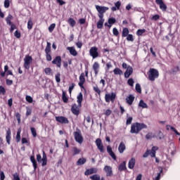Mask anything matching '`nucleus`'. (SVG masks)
Listing matches in <instances>:
<instances>
[{"mask_svg":"<svg viewBox=\"0 0 180 180\" xmlns=\"http://www.w3.org/2000/svg\"><path fill=\"white\" fill-rule=\"evenodd\" d=\"M11 6V1L9 0H5L4 1V8H9Z\"/></svg>","mask_w":180,"mask_h":180,"instance_id":"603ef678","label":"nucleus"},{"mask_svg":"<svg viewBox=\"0 0 180 180\" xmlns=\"http://www.w3.org/2000/svg\"><path fill=\"white\" fill-rule=\"evenodd\" d=\"M139 106L140 108H143V109H147L148 108V105H147V103H144V101L141 100L139 103Z\"/></svg>","mask_w":180,"mask_h":180,"instance_id":"7c9ffc66","label":"nucleus"},{"mask_svg":"<svg viewBox=\"0 0 180 180\" xmlns=\"http://www.w3.org/2000/svg\"><path fill=\"white\" fill-rule=\"evenodd\" d=\"M33 63V58L32 56L27 55L24 58V67L25 70L30 69V64Z\"/></svg>","mask_w":180,"mask_h":180,"instance_id":"20e7f679","label":"nucleus"},{"mask_svg":"<svg viewBox=\"0 0 180 180\" xmlns=\"http://www.w3.org/2000/svg\"><path fill=\"white\" fill-rule=\"evenodd\" d=\"M131 122H133V117H129L127 119L126 124H127V125L131 124Z\"/></svg>","mask_w":180,"mask_h":180,"instance_id":"5fc2aeb1","label":"nucleus"},{"mask_svg":"<svg viewBox=\"0 0 180 180\" xmlns=\"http://www.w3.org/2000/svg\"><path fill=\"white\" fill-rule=\"evenodd\" d=\"M148 75L149 81H155V79L160 77V72L157 69L150 68L148 72Z\"/></svg>","mask_w":180,"mask_h":180,"instance_id":"f03ea898","label":"nucleus"},{"mask_svg":"<svg viewBox=\"0 0 180 180\" xmlns=\"http://www.w3.org/2000/svg\"><path fill=\"white\" fill-rule=\"evenodd\" d=\"M134 96H133L132 94H130L129 96H127V103H128V105H133V102H134Z\"/></svg>","mask_w":180,"mask_h":180,"instance_id":"aec40b11","label":"nucleus"},{"mask_svg":"<svg viewBox=\"0 0 180 180\" xmlns=\"http://www.w3.org/2000/svg\"><path fill=\"white\" fill-rule=\"evenodd\" d=\"M94 91L98 94V95H101V89L98 86L94 87Z\"/></svg>","mask_w":180,"mask_h":180,"instance_id":"052dcab7","label":"nucleus"},{"mask_svg":"<svg viewBox=\"0 0 180 180\" xmlns=\"http://www.w3.org/2000/svg\"><path fill=\"white\" fill-rule=\"evenodd\" d=\"M52 64H55L58 68H61V56H56L52 61Z\"/></svg>","mask_w":180,"mask_h":180,"instance_id":"f8f14e48","label":"nucleus"},{"mask_svg":"<svg viewBox=\"0 0 180 180\" xmlns=\"http://www.w3.org/2000/svg\"><path fill=\"white\" fill-rule=\"evenodd\" d=\"M30 161L32 162V165L34 167V171L37 169V162L36 161V159L34 158V155L30 156Z\"/></svg>","mask_w":180,"mask_h":180,"instance_id":"4be33fe9","label":"nucleus"},{"mask_svg":"<svg viewBox=\"0 0 180 180\" xmlns=\"http://www.w3.org/2000/svg\"><path fill=\"white\" fill-rule=\"evenodd\" d=\"M103 23H105V20H99L97 22V29H103Z\"/></svg>","mask_w":180,"mask_h":180,"instance_id":"c756f323","label":"nucleus"},{"mask_svg":"<svg viewBox=\"0 0 180 180\" xmlns=\"http://www.w3.org/2000/svg\"><path fill=\"white\" fill-rule=\"evenodd\" d=\"M81 107L82 106H79V104H78V105L76 103L73 104L71 108L72 113L75 115V116H78V115H79V108Z\"/></svg>","mask_w":180,"mask_h":180,"instance_id":"1a4fd4ad","label":"nucleus"},{"mask_svg":"<svg viewBox=\"0 0 180 180\" xmlns=\"http://www.w3.org/2000/svg\"><path fill=\"white\" fill-rule=\"evenodd\" d=\"M105 102L109 103L110 102H115V99H116V94L111 93L110 94H106L105 96Z\"/></svg>","mask_w":180,"mask_h":180,"instance_id":"0eeeda50","label":"nucleus"},{"mask_svg":"<svg viewBox=\"0 0 180 180\" xmlns=\"http://www.w3.org/2000/svg\"><path fill=\"white\" fill-rule=\"evenodd\" d=\"M81 153V150L78 149L77 147H73V155H77Z\"/></svg>","mask_w":180,"mask_h":180,"instance_id":"c9c22d12","label":"nucleus"},{"mask_svg":"<svg viewBox=\"0 0 180 180\" xmlns=\"http://www.w3.org/2000/svg\"><path fill=\"white\" fill-rule=\"evenodd\" d=\"M157 136L159 140H162L165 137L164 134L161 131H158Z\"/></svg>","mask_w":180,"mask_h":180,"instance_id":"ea45409f","label":"nucleus"},{"mask_svg":"<svg viewBox=\"0 0 180 180\" xmlns=\"http://www.w3.org/2000/svg\"><path fill=\"white\" fill-rule=\"evenodd\" d=\"M143 33H146V29L138 30L136 32L137 36H143Z\"/></svg>","mask_w":180,"mask_h":180,"instance_id":"e433bc0d","label":"nucleus"},{"mask_svg":"<svg viewBox=\"0 0 180 180\" xmlns=\"http://www.w3.org/2000/svg\"><path fill=\"white\" fill-rule=\"evenodd\" d=\"M129 28L125 27L122 30V37H127L128 35L129 34Z\"/></svg>","mask_w":180,"mask_h":180,"instance_id":"c85d7f7f","label":"nucleus"},{"mask_svg":"<svg viewBox=\"0 0 180 180\" xmlns=\"http://www.w3.org/2000/svg\"><path fill=\"white\" fill-rule=\"evenodd\" d=\"M66 49L68 50L70 54L73 56V57H77V56H78V52H77V50H75V47L68 46Z\"/></svg>","mask_w":180,"mask_h":180,"instance_id":"ddd939ff","label":"nucleus"},{"mask_svg":"<svg viewBox=\"0 0 180 180\" xmlns=\"http://www.w3.org/2000/svg\"><path fill=\"white\" fill-rule=\"evenodd\" d=\"M14 180H20V177H19V175H18V173H15L13 174Z\"/></svg>","mask_w":180,"mask_h":180,"instance_id":"774afa93","label":"nucleus"},{"mask_svg":"<svg viewBox=\"0 0 180 180\" xmlns=\"http://www.w3.org/2000/svg\"><path fill=\"white\" fill-rule=\"evenodd\" d=\"M131 74H133V68L131 66H128L125 72L124 73V77L129 78Z\"/></svg>","mask_w":180,"mask_h":180,"instance_id":"dca6fc26","label":"nucleus"},{"mask_svg":"<svg viewBox=\"0 0 180 180\" xmlns=\"http://www.w3.org/2000/svg\"><path fill=\"white\" fill-rule=\"evenodd\" d=\"M55 28H56V23L51 24L49 27V31L50 32V33H51L54 30Z\"/></svg>","mask_w":180,"mask_h":180,"instance_id":"49530a36","label":"nucleus"},{"mask_svg":"<svg viewBox=\"0 0 180 180\" xmlns=\"http://www.w3.org/2000/svg\"><path fill=\"white\" fill-rule=\"evenodd\" d=\"M33 27V21L32 20H29L27 22V29L29 30H31V29Z\"/></svg>","mask_w":180,"mask_h":180,"instance_id":"58836bf2","label":"nucleus"},{"mask_svg":"<svg viewBox=\"0 0 180 180\" xmlns=\"http://www.w3.org/2000/svg\"><path fill=\"white\" fill-rule=\"evenodd\" d=\"M6 94V90L5 87L0 86V95H5Z\"/></svg>","mask_w":180,"mask_h":180,"instance_id":"de8ad7c7","label":"nucleus"},{"mask_svg":"<svg viewBox=\"0 0 180 180\" xmlns=\"http://www.w3.org/2000/svg\"><path fill=\"white\" fill-rule=\"evenodd\" d=\"M73 136L77 143H79V144H82V143H84V137L82 136V134L81 133V129H79V128H76V131L73 133Z\"/></svg>","mask_w":180,"mask_h":180,"instance_id":"7ed1b4c3","label":"nucleus"},{"mask_svg":"<svg viewBox=\"0 0 180 180\" xmlns=\"http://www.w3.org/2000/svg\"><path fill=\"white\" fill-rule=\"evenodd\" d=\"M158 19H160V15L158 14L153 15L151 18L152 20H158Z\"/></svg>","mask_w":180,"mask_h":180,"instance_id":"0e129e2a","label":"nucleus"},{"mask_svg":"<svg viewBox=\"0 0 180 180\" xmlns=\"http://www.w3.org/2000/svg\"><path fill=\"white\" fill-rule=\"evenodd\" d=\"M135 89L136 92L139 94H141V86H140V84L137 83L135 86Z\"/></svg>","mask_w":180,"mask_h":180,"instance_id":"4c0bfd02","label":"nucleus"},{"mask_svg":"<svg viewBox=\"0 0 180 180\" xmlns=\"http://www.w3.org/2000/svg\"><path fill=\"white\" fill-rule=\"evenodd\" d=\"M103 171L106 173V176H113V170H112V167L105 165L104 167Z\"/></svg>","mask_w":180,"mask_h":180,"instance_id":"9d476101","label":"nucleus"},{"mask_svg":"<svg viewBox=\"0 0 180 180\" xmlns=\"http://www.w3.org/2000/svg\"><path fill=\"white\" fill-rule=\"evenodd\" d=\"M37 161L40 164L41 162L42 159H41V155L38 154L37 155Z\"/></svg>","mask_w":180,"mask_h":180,"instance_id":"680f3d73","label":"nucleus"},{"mask_svg":"<svg viewBox=\"0 0 180 180\" xmlns=\"http://www.w3.org/2000/svg\"><path fill=\"white\" fill-rule=\"evenodd\" d=\"M134 165H136V159L134 158H131L128 163V167L129 169H133L134 168Z\"/></svg>","mask_w":180,"mask_h":180,"instance_id":"6ab92c4d","label":"nucleus"},{"mask_svg":"<svg viewBox=\"0 0 180 180\" xmlns=\"http://www.w3.org/2000/svg\"><path fill=\"white\" fill-rule=\"evenodd\" d=\"M127 41H134V38L133 37V34H129L127 37Z\"/></svg>","mask_w":180,"mask_h":180,"instance_id":"a18cd8bd","label":"nucleus"},{"mask_svg":"<svg viewBox=\"0 0 180 180\" xmlns=\"http://www.w3.org/2000/svg\"><path fill=\"white\" fill-rule=\"evenodd\" d=\"M115 7L117 8V10L120 9V6H122V2L120 1H117L115 3Z\"/></svg>","mask_w":180,"mask_h":180,"instance_id":"4d7b16f0","label":"nucleus"},{"mask_svg":"<svg viewBox=\"0 0 180 180\" xmlns=\"http://www.w3.org/2000/svg\"><path fill=\"white\" fill-rule=\"evenodd\" d=\"M96 145L97 146L98 150L101 153H105V148H103V143H102V139H97L96 140Z\"/></svg>","mask_w":180,"mask_h":180,"instance_id":"6e6552de","label":"nucleus"},{"mask_svg":"<svg viewBox=\"0 0 180 180\" xmlns=\"http://www.w3.org/2000/svg\"><path fill=\"white\" fill-rule=\"evenodd\" d=\"M12 19H13V16H12V15L9 14L8 16L6 18L7 25H12V22L11 21V20H12Z\"/></svg>","mask_w":180,"mask_h":180,"instance_id":"473e14b6","label":"nucleus"},{"mask_svg":"<svg viewBox=\"0 0 180 180\" xmlns=\"http://www.w3.org/2000/svg\"><path fill=\"white\" fill-rule=\"evenodd\" d=\"M0 180H5V173L4 172H0Z\"/></svg>","mask_w":180,"mask_h":180,"instance_id":"e2e57ef3","label":"nucleus"},{"mask_svg":"<svg viewBox=\"0 0 180 180\" xmlns=\"http://www.w3.org/2000/svg\"><path fill=\"white\" fill-rule=\"evenodd\" d=\"M44 72L46 75H50V74H51V68H45Z\"/></svg>","mask_w":180,"mask_h":180,"instance_id":"3c124183","label":"nucleus"},{"mask_svg":"<svg viewBox=\"0 0 180 180\" xmlns=\"http://www.w3.org/2000/svg\"><path fill=\"white\" fill-rule=\"evenodd\" d=\"M20 131H22V129L20 128L18 129L17 135L15 137V140L17 143H19L20 141Z\"/></svg>","mask_w":180,"mask_h":180,"instance_id":"2f4dec72","label":"nucleus"},{"mask_svg":"<svg viewBox=\"0 0 180 180\" xmlns=\"http://www.w3.org/2000/svg\"><path fill=\"white\" fill-rule=\"evenodd\" d=\"M46 57L47 61H51L52 58L50 53H46Z\"/></svg>","mask_w":180,"mask_h":180,"instance_id":"338daca9","label":"nucleus"},{"mask_svg":"<svg viewBox=\"0 0 180 180\" xmlns=\"http://www.w3.org/2000/svg\"><path fill=\"white\" fill-rule=\"evenodd\" d=\"M113 72L115 75H123V71L119 68H115Z\"/></svg>","mask_w":180,"mask_h":180,"instance_id":"a878e982","label":"nucleus"},{"mask_svg":"<svg viewBox=\"0 0 180 180\" xmlns=\"http://www.w3.org/2000/svg\"><path fill=\"white\" fill-rule=\"evenodd\" d=\"M96 173H98L97 168H91V169H88L85 171L84 175H86V176L92 175V174H96Z\"/></svg>","mask_w":180,"mask_h":180,"instance_id":"f3484780","label":"nucleus"},{"mask_svg":"<svg viewBox=\"0 0 180 180\" xmlns=\"http://www.w3.org/2000/svg\"><path fill=\"white\" fill-rule=\"evenodd\" d=\"M108 23H109V25H115V23H116V18H110L108 19Z\"/></svg>","mask_w":180,"mask_h":180,"instance_id":"a19ab883","label":"nucleus"},{"mask_svg":"<svg viewBox=\"0 0 180 180\" xmlns=\"http://www.w3.org/2000/svg\"><path fill=\"white\" fill-rule=\"evenodd\" d=\"M25 99L28 103H33V98L30 96H26Z\"/></svg>","mask_w":180,"mask_h":180,"instance_id":"09e8293b","label":"nucleus"},{"mask_svg":"<svg viewBox=\"0 0 180 180\" xmlns=\"http://www.w3.org/2000/svg\"><path fill=\"white\" fill-rule=\"evenodd\" d=\"M93 70H99V63H98V62L94 63Z\"/></svg>","mask_w":180,"mask_h":180,"instance_id":"6e6d98bb","label":"nucleus"},{"mask_svg":"<svg viewBox=\"0 0 180 180\" xmlns=\"http://www.w3.org/2000/svg\"><path fill=\"white\" fill-rule=\"evenodd\" d=\"M79 79V82L78 83L79 86H80V88H83V89H85V87H84V84H85V74L82 73Z\"/></svg>","mask_w":180,"mask_h":180,"instance_id":"9b49d317","label":"nucleus"},{"mask_svg":"<svg viewBox=\"0 0 180 180\" xmlns=\"http://www.w3.org/2000/svg\"><path fill=\"white\" fill-rule=\"evenodd\" d=\"M55 119L56 122H58V123H61V124H68V123H70L68 118L63 116H58L56 117Z\"/></svg>","mask_w":180,"mask_h":180,"instance_id":"423d86ee","label":"nucleus"},{"mask_svg":"<svg viewBox=\"0 0 180 180\" xmlns=\"http://www.w3.org/2000/svg\"><path fill=\"white\" fill-rule=\"evenodd\" d=\"M85 162H86V159H85L84 158H79L77 161L76 165H84V164H85Z\"/></svg>","mask_w":180,"mask_h":180,"instance_id":"393cba45","label":"nucleus"},{"mask_svg":"<svg viewBox=\"0 0 180 180\" xmlns=\"http://www.w3.org/2000/svg\"><path fill=\"white\" fill-rule=\"evenodd\" d=\"M11 134H12V132L11 131V129L8 128V130L6 131V142L8 144H11Z\"/></svg>","mask_w":180,"mask_h":180,"instance_id":"5701e85b","label":"nucleus"},{"mask_svg":"<svg viewBox=\"0 0 180 180\" xmlns=\"http://www.w3.org/2000/svg\"><path fill=\"white\" fill-rule=\"evenodd\" d=\"M82 101H84V95H82V92H80L77 96V103L79 106H82Z\"/></svg>","mask_w":180,"mask_h":180,"instance_id":"412c9836","label":"nucleus"},{"mask_svg":"<svg viewBox=\"0 0 180 180\" xmlns=\"http://www.w3.org/2000/svg\"><path fill=\"white\" fill-rule=\"evenodd\" d=\"M143 129H147V125H146V124L136 122L132 124L130 133H131V134H139Z\"/></svg>","mask_w":180,"mask_h":180,"instance_id":"f257e3e1","label":"nucleus"},{"mask_svg":"<svg viewBox=\"0 0 180 180\" xmlns=\"http://www.w3.org/2000/svg\"><path fill=\"white\" fill-rule=\"evenodd\" d=\"M68 22L69 25L71 26V27H74V26H75L76 22L75 20H74V18H69Z\"/></svg>","mask_w":180,"mask_h":180,"instance_id":"72a5a7b5","label":"nucleus"},{"mask_svg":"<svg viewBox=\"0 0 180 180\" xmlns=\"http://www.w3.org/2000/svg\"><path fill=\"white\" fill-rule=\"evenodd\" d=\"M107 153H108L109 155H110V157L112 158V160L116 161V160H117L116 154H115V153L112 150V146H107Z\"/></svg>","mask_w":180,"mask_h":180,"instance_id":"4468645a","label":"nucleus"},{"mask_svg":"<svg viewBox=\"0 0 180 180\" xmlns=\"http://www.w3.org/2000/svg\"><path fill=\"white\" fill-rule=\"evenodd\" d=\"M172 72H179V66L174 67L172 69Z\"/></svg>","mask_w":180,"mask_h":180,"instance_id":"69168bd1","label":"nucleus"},{"mask_svg":"<svg viewBox=\"0 0 180 180\" xmlns=\"http://www.w3.org/2000/svg\"><path fill=\"white\" fill-rule=\"evenodd\" d=\"M96 9L98 12V13H105L106 11H109V7L96 6Z\"/></svg>","mask_w":180,"mask_h":180,"instance_id":"2eb2a0df","label":"nucleus"},{"mask_svg":"<svg viewBox=\"0 0 180 180\" xmlns=\"http://www.w3.org/2000/svg\"><path fill=\"white\" fill-rule=\"evenodd\" d=\"M89 53L92 58L99 57V53L98 52V48L96 46L91 47L89 50Z\"/></svg>","mask_w":180,"mask_h":180,"instance_id":"39448f33","label":"nucleus"},{"mask_svg":"<svg viewBox=\"0 0 180 180\" xmlns=\"http://www.w3.org/2000/svg\"><path fill=\"white\" fill-rule=\"evenodd\" d=\"M14 36L15 37H16L17 39H20V32H19V31L16 30L14 32Z\"/></svg>","mask_w":180,"mask_h":180,"instance_id":"13d9d810","label":"nucleus"},{"mask_svg":"<svg viewBox=\"0 0 180 180\" xmlns=\"http://www.w3.org/2000/svg\"><path fill=\"white\" fill-rule=\"evenodd\" d=\"M124 150H126V145H124V142L122 141L118 146V151L120 154H123V153H124Z\"/></svg>","mask_w":180,"mask_h":180,"instance_id":"a211bd4d","label":"nucleus"},{"mask_svg":"<svg viewBox=\"0 0 180 180\" xmlns=\"http://www.w3.org/2000/svg\"><path fill=\"white\" fill-rule=\"evenodd\" d=\"M90 179L91 180H101V176L99 174H94L93 176H90Z\"/></svg>","mask_w":180,"mask_h":180,"instance_id":"f704fd0d","label":"nucleus"},{"mask_svg":"<svg viewBox=\"0 0 180 180\" xmlns=\"http://www.w3.org/2000/svg\"><path fill=\"white\" fill-rule=\"evenodd\" d=\"M159 5H160V9L162 10L163 12H165V11H167V5H165V4H164V2Z\"/></svg>","mask_w":180,"mask_h":180,"instance_id":"c03bdc74","label":"nucleus"},{"mask_svg":"<svg viewBox=\"0 0 180 180\" xmlns=\"http://www.w3.org/2000/svg\"><path fill=\"white\" fill-rule=\"evenodd\" d=\"M51 52V43L47 42L46 49H45V53L46 54L50 53Z\"/></svg>","mask_w":180,"mask_h":180,"instance_id":"cd10ccee","label":"nucleus"},{"mask_svg":"<svg viewBox=\"0 0 180 180\" xmlns=\"http://www.w3.org/2000/svg\"><path fill=\"white\" fill-rule=\"evenodd\" d=\"M62 101L64 102V103H68V97H67V94L65 91H64V90H63Z\"/></svg>","mask_w":180,"mask_h":180,"instance_id":"bb28decb","label":"nucleus"},{"mask_svg":"<svg viewBox=\"0 0 180 180\" xmlns=\"http://www.w3.org/2000/svg\"><path fill=\"white\" fill-rule=\"evenodd\" d=\"M61 76V75L60 74V72H58L56 75V81L58 83L61 82V79L60 78V77Z\"/></svg>","mask_w":180,"mask_h":180,"instance_id":"864d4df0","label":"nucleus"},{"mask_svg":"<svg viewBox=\"0 0 180 180\" xmlns=\"http://www.w3.org/2000/svg\"><path fill=\"white\" fill-rule=\"evenodd\" d=\"M127 84L129 86H133V85H134V80L132 78H130L128 79Z\"/></svg>","mask_w":180,"mask_h":180,"instance_id":"8fccbe9b","label":"nucleus"},{"mask_svg":"<svg viewBox=\"0 0 180 180\" xmlns=\"http://www.w3.org/2000/svg\"><path fill=\"white\" fill-rule=\"evenodd\" d=\"M159 169H160V171L158 174V176L155 177V180H160L161 178V174H162V168L161 167H160Z\"/></svg>","mask_w":180,"mask_h":180,"instance_id":"79ce46f5","label":"nucleus"},{"mask_svg":"<svg viewBox=\"0 0 180 180\" xmlns=\"http://www.w3.org/2000/svg\"><path fill=\"white\" fill-rule=\"evenodd\" d=\"M30 130L33 137H37V132H36V129L34 127H31Z\"/></svg>","mask_w":180,"mask_h":180,"instance_id":"37998d69","label":"nucleus"},{"mask_svg":"<svg viewBox=\"0 0 180 180\" xmlns=\"http://www.w3.org/2000/svg\"><path fill=\"white\" fill-rule=\"evenodd\" d=\"M112 33L114 36H117L119 34V30H117V28L116 27L113 28Z\"/></svg>","mask_w":180,"mask_h":180,"instance_id":"bf43d9fd","label":"nucleus"},{"mask_svg":"<svg viewBox=\"0 0 180 180\" xmlns=\"http://www.w3.org/2000/svg\"><path fill=\"white\" fill-rule=\"evenodd\" d=\"M126 169H127V167H126V161H124L119 165L118 170L122 172V171H126Z\"/></svg>","mask_w":180,"mask_h":180,"instance_id":"b1692460","label":"nucleus"}]
</instances>
